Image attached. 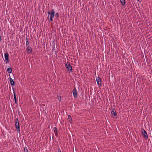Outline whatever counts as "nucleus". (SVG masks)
<instances>
[{
    "label": "nucleus",
    "instance_id": "f257e3e1",
    "mask_svg": "<svg viewBox=\"0 0 152 152\" xmlns=\"http://www.w3.org/2000/svg\"><path fill=\"white\" fill-rule=\"evenodd\" d=\"M50 14V21H49L52 22L53 21V19L54 18L55 15V10L54 9L52 10L50 14V12L48 11V16Z\"/></svg>",
    "mask_w": 152,
    "mask_h": 152
},
{
    "label": "nucleus",
    "instance_id": "f03ea898",
    "mask_svg": "<svg viewBox=\"0 0 152 152\" xmlns=\"http://www.w3.org/2000/svg\"><path fill=\"white\" fill-rule=\"evenodd\" d=\"M15 127L16 129L17 132L18 133L20 132V127L19 124V123L18 120V118L15 119Z\"/></svg>",
    "mask_w": 152,
    "mask_h": 152
},
{
    "label": "nucleus",
    "instance_id": "7ed1b4c3",
    "mask_svg": "<svg viewBox=\"0 0 152 152\" xmlns=\"http://www.w3.org/2000/svg\"><path fill=\"white\" fill-rule=\"evenodd\" d=\"M65 66L69 72H72V67L69 63L67 62L65 64Z\"/></svg>",
    "mask_w": 152,
    "mask_h": 152
},
{
    "label": "nucleus",
    "instance_id": "20e7f679",
    "mask_svg": "<svg viewBox=\"0 0 152 152\" xmlns=\"http://www.w3.org/2000/svg\"><path fill=\"white\" fill-rule=\"evenodd\" d=\"M73 94L74 98H76L77 96V93L76 89L75 88H74L73 91Z\"/></svg>",
    "mask_w": 152,
    "mask_h": 152
},
{
    "label": "nucleus",
    "instance_id": "39448f33",
    "mask_svg": "<svg viewBox=\"0 0 152 152\" xmlns=\"http://www.w3.org/2000/svg\"><path fill=\"white\" fill-rule=\"evenodd\" d=\"M26 50L29 54H31L32 53V49L31 47L28 46L26 47Z\"/></svg>",
    "mask_w": 152,
    "mask_h": 152
},
{
    "label": "nucleus",
    "instance_id": "423d86ee",
    "mask_svg": "<svg viewBox=\"0 0 152 152\" xmlns=\"http://www.w3.org/2000/svg\"><path fill=\"white\" fill-rule=\"evenodd\" d=\"M4 58L5 60L6 64H7L9 63V55L6 53L4 54Z\"/></svg>",
    "mask_w": 152,
    "mask_h": 152
},
{
    "label": "nucleus",
    "instance_id": "0eeeda50",
    "mask_svg": "<svg viewBox=\"0 0 152 152\" xmlns=\"http://www.w3.org/2000/svg\"><path fill=\"white\" fill-rule=\"evenodd\" d=\"M142 132L144 137L148 138V136L146 131L144 129H142Z\"/></svg>",
    "mask_w": 152,
    "mask_h": 152
},
{
    "label": "nucleus",
    "instance_id": "6e6552de",
    "mask_svg": "<svg viewBox=\"0 0 152 152\" xmlns=\"http://www.w3.org/2000/svg\"><path fill=\"white\" fill-rule=\"evenodd\" d=\"M96 81L97 83L99 86H100L101 85V79L100 78L98 77H97L96 78Z\"/></svg>",
    "mask_w": 152,
    "mask_h": 152
},
{
    "label": "nucleus",
    "instance_id": "1a4fd4ad",
    "mask_svg": "<svg viewBox=\"0 0 152 152\" xmlns=\"http://www.w3.org/2000/svg\"><path fill=\"white\" fill-rule=\"evenodd\" d=\"M10 84L12 86H14L15 85V82L13 81V79L10 77Z\"/></svg>",
    "mask_w": 152,
    "mask_h": 152
},
{
    "label": "nucleus",
    "instance_id": "9d476101",
    "mask_svg": "<svg viewBox=\"0 0 152 152\" xmlns=\"http://www.w3.org/2000/svg\"><path fill=\"white\" fill-rule=\"evenodd\" d=\"M53 130L56 136L58 134V130L57 128L56 127H54L53 128Z\"/></svg>",
    "mask_w": 152,
    "mask_h": 152
},
{
    "label": "nucleus",
    "instance_id": "9b49d317",
    "mask_svg": "<svg viewBox=\"0 0 152 152\" xmlns=\"http://www.w3.org/2000/svg\"><path fill=\"white\" fill-rule=\"evenodd\" d=\"M111 114L112 115H113L115 116L117 115L115 110H112L111 111Z\"/></svg>",
    "mask_w": 152,
    "mask_h": 152
},
{
    "label": "nucleus",
    "instance_id": "f8f14e48",
    "mask_svg": "<svg viewBox=\"0 0 152 152\" xmlns=\"http://www.w3.org/2000/svg\"><path fill=\"white\" fill-rule=\"evenodd\" d=\"M13 96H14V98L15 100V101L16 103L17 101L16 99V94L15 92V91L13 92Z\"/></svg>",
    "mask_w": 152,
    "mask_h": 152
},
{
    "label": "nucleus",
    "instance_id": "ddd939ff",
    "mask_svg": "<svg viewBox=\"0 0 152 152\" xmlns=\"http://www.w3.org/2000/svg\"><path fill=\"white\" fill-rule=\"evenodd\" d=\"M7 71L8 73H11L12 71V69L11 68L9 67L7 69Z\"/></svg>",
    "mask_w": 152,
    "mask_h": 152
},
{
    "label": "nucleus",
    "instance_id": "4468645a",
    "mask_svg": "<svg viewBox=\"0 0 152 152\" xmlns=\"http://www.w3.org/2000/svg\"><path fill=\"white\" fill-rule=\"evenodd\" d=\"M122 4L123 6H124L125 4V1H120Z\"/></svg>",
    "mask_w": 152,
    "mask_h": 152
},
{
    "label": "nucleus",
    "instance_id": "2eb2a0df",
    "mask_svg": "<svg viewBox=\"0 0 152 152\" xmlns=\"http://www.w3.org/2000/svg\"><path fill=\"white\" fill-rule=\"evenodd\" d=\"M26 45L27 46H28V45L29 44V42L28 39L27 38L26 39Z\"/></svg>",
    "mask_w": 152,
    "mask_h": 152
},
{
    "label": "nucleus",
    "instance_id": "dca6fc26",
    "mask_svg": "<svg viewBox=\"0 0 152 152\" xmlns=\"http://www.w3.org/2000/svg\"><path fill=\"white\" fill-rule=\"evenodd\" d=\"M55 17L57 18H58L59 17V15L58 13H56L55 14Z\"/></svg>",
    "mask_w": 152,
    "mask_h": 152
},
{
    "label": "nucleus",
    "instance_id": "f3484780",
    "mask_svg": "<svg viewBox=\"0 0 152 152\" xmlns=\"http://www.w3.org/2000/svg\"><path fill=\"white\" fill-rule=\"evenodd\" d=\"M58 99L59 101H61V97L60 96H58Z\"/></svg>",
    "mask_w": 152,
    "mask_h": 152
},
{
    "label": "nucleus",
    "instance_id": "a211bd4d",
    "mask_svg": "<svg viewBox=\"0 0 152 152\" xmlns=\"http://www.w3.org/2000/svg\"><path fill=\"white\" fill-rule=\"evenodd\" d=\"M68 119H69L70 120H72V118L71 116L70 115H69L68 116Z\"/></svg>",
    "mask_w": 152,
    "mask_h": 152
},
{
    "label": "nucleus",
    "instance_id": "6ab92c4d",
    "mask_svg": "<svg viewBox=\"0 0 152 152\" xmlns=\"http://www.w3.org/2000/svg\"><path fill=\"white\" fill-rule=\"evenodd\" d=\"M25 149H26V150H27V151H28V149H27V148H26V147H25V148H24V150H25Z\"/></svg>",
    "mask_w": 152,
    "mask_h": 152
},
{
    "label": "nucleus",
    "instance_id": "aec40b11",
    "mask_svg": "<svg viewBox=\"0 0 152 152\" xmlns=\"http://www.w3.org/2000/svg\"><path fill=\"white\" fill-rule=\"evenodd\" d=\"M25 149H26V150H27V151H28V149H27V148H26V147H25V148H24V150H25Z\"/></svg>",
    "mask_w": 152,
    "mask_h": 152
},
{
    "label": "nucleus",
    "instance_id": "412c9836",
    "mask_svg": "<svg viewBox=\"0 0 152 152\" xmlns=\"http://www.w3.org/2000/svg\"><path fill=\"white\" fill-rule=\"evenodd\" d=\"M58 152H61V151L60 150L58 149Z\"/></svg>",
    "mask_w": 152,
    "mask_h": 152
}]
</instances>
